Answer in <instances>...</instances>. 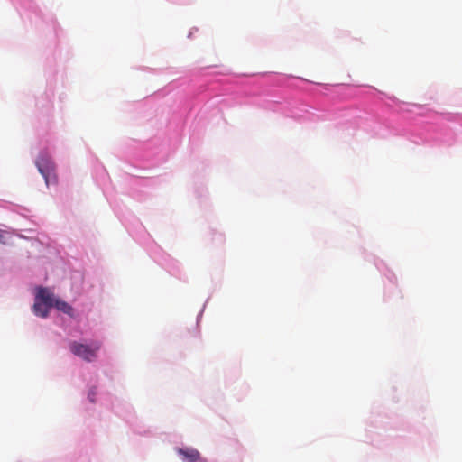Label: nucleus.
<instances>
[{
  "label": "nucleus",
  "instance_id": "nucleus-1",
  "mask_svg": "<svg viewBox=\"0 0 462 462\" xmlns=\"http://www.w3.org/2000/svg\"><path fill=\"white\" fill-rule=\"evenodd\" d=\"M101 348V343L93 341L91 344H83L78 341L69 343V350L78 357L87 361L93 362L97 357V352Z\"/></svg>",
  "mask_w": 462,
  "mask_h": 462
},
{
  "label": "nucleus",
  "instance_id": "nucleus-2",
  "mask_svg": "<svg viewBox=\"0 0 462 462\" xmlns=\"http://www.w3.org/2000/svg\"><path fill=\"white\" fill-rule=\"evenodd\" d=\"M39 172L43 176L49 185L51 177H54V163L48 155H41L35 162Z\"/></svg>",
  "mask_w": 462,
  "mask_h": 462
},
{
  "label": "nucleus",
  "instance_id": "nucleus-3",
  "mask_svg": "<svg viewBox=\"0 0 462 462\" xmlns=\"http://www.w3.org/2000/svg\"><path fill=\"white\" fill-rule=\"evenodd\" d=\"M177 452L185 462H207L195 448H178Z\"/></svg>",
  "mask_w": 462,
  "mask_h": 462
},
{
  "label": "nucleus",
  "instance_id": "nucleus-4",
  "mask_svg": "<svg viewBox=\"0 0 462 462\" xmlns=\"http://www.w3.org/2000/svg\"><path fill=\"white\" fill-rule=\"evenodd\" d=\"M36 299L52 307L56 299L54 295L46 288H40L36 295Z\"/></svg>",
  "mask_w": 462,
  "mask_h": 462
},
{
  "label": "nucleus",
  "instance_id": "nucleus-5",
  "mask_svg": "<svg viewBox=\"0 0 462 462\" xmlns=\"http://www.w3.org/2000/svg\"><path fill=\"white\" fill-rule=\"evenodd\" d=\"M50 308H51L50 306L40 301L39 300H37L35 298V302L33 304V312L35 313V315L42 317V318H45L49 314Z\"/></svg>",
  "mask_w": 462,
  "mask_h": 462
},
{
  "label": "nucleus",
  "instance_id": "nucleus-6",
  "mask_svg": "<svg viewBox=\"0 0 462 462\" xmlns=\"http://www.w3.org/2000/svg\"><path fill=\"white\" fill-rule=\"evenodd\" d=\"M53 306H55L56 309L59 310L60 311H62L63 313L68 314L70 317L74 316L73 308L66 301L56 299Z\"/></svg>",
  "mask_w": 462,
  "mask_h": 462
},
{
  "label": "nucleus",
  "instance_id": "nucleus-7",
  "mask_svg": "<svg viewBox=\"0 0 462 462\" xmlns=\"http://www.w3.org/2000/svg\"><path fill=\"white\" fill-rule=\"evenodd\" d=\"M94 394H95V393H94V392H90V393H89V394H88V397H89V399H90V401H91V402H94V399H93Z\"/></svg>",
  "mask_w": 462,
  "mask_h": 462
},
{
  "label": "nucleus",
  "instance_id": "nucleus-8",
  "mask_svg": "<svg viewBox=\"0 0 462 462\" xmlns=\"http://www.w3.org/2000/svg\"><path fill=\"white\" fill-rule=\"evenodd\" d=\"M2 238H3V232L0 230V242H2Z\"/></svg>",
  "mask_w": 462,
  "mask_h": 462
}]
</instances>
